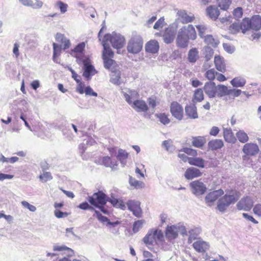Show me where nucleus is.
Segmentation results:
<instances>
[{
	"mask_svg": "<svg viewBox=\"0 0 261 261\" xmlns=\"http://www.w3.org/2000/svg\"><path fill=\"white\" fill-rule=\"evenodd\" d=\"M223 137L225 141L229 143H234L236 138L230 129H224L223 130Z\"/></svg>",
	"mask_w": 261,
	"mask_h": 261,
	"instance_id": "34",
	"label": "nucleus"
},
{
	"mask_svg": "<svg viewBox=\"0 0 261 261\" xmlns=\"http://www.w3.org/2000/svg\"><path fill=\"white\" fill-rule=\"evenodd\" d=\"M202 175L200 171L194 167H190L188 168L185 173L186 178L192 179L194 178L198 177Z\"/></svg>",
	"mask_w": 261,
	"mask_h": 261,
	"instance_id": "25",
	"label": "nucleus"
},
{
	"mask_svg": "<svg viewBox=\"0 0 261 261\" xmlns=\"http://www.w3.org/2000/svg\"><path fill=\"white\" fill-rule=\"evenodd\" d=\"M222 91L223 92V96L230 95L233 97H238L242 93V91L240 89H228L226 86H220Z\"/></svg>",
	"mask_w": 261,
	"mask_h": 261,
	"instance_id": "29",
	"label": "nucleus"
},
{
	"mask_svg": "<svg viewBox=\"0 0 261 261\" xmlns=\"http://www.w3.org/2000/svg\"><path fill=\"white\" fill-rule=\"evenodd\" d=\"M193 247L198 252H205L209 248L208 244L203 241L198 240L193 244Z\"/></svg>",
	"mask_w": 261,
	"mask_h": 261,
	"instance_id": "27",
	"label": "nucleus"
},
{
	"mask_svg": "<svg viewBox=\"0 0 261 261\" xmlns=\"http://www.w3.org/2000/svg\"><path fill=\"white\" fill-rule=\"evenodd\" d=\"M223 194L224 191L222 189L209 192L205 198L207 205L210 206H212L214 204V202Z\"/></svg>",
	"mask_w": 261,
	"mask_h": 261,
	"instance_id": "13",
	"label": "nucleus"
},
{
	"mask_svg": "<svg viewBox=\"0 0 261 261\" xmlns=\"http://www.w3.org/2000/svg\"><path fill=\"white\" fill-rule=\"evenodd\" d=\"M147 102L150 107L154 109L159 103L158 98L156 96L153 95L147 98Z\"/></svg>",
	"mask_w": 261,
	"mask_h": 261,
	"instance_id": "48",
	"label": "nucleus"
},
{
	"mask_svg": "<svg viewBox=\"0 0 261 261\" xmlns=\"http://www.w3.org/2000/svg\"><path fill=\"white\" fill-rule=\"evenodd\" d=\"M77 85L76 87V91L81 94H83L84 93L86 95H92L94 96H97V94L93 91V90L90 86H87L85 87V84L81 81H80V83H77Z\"/></svg>",
	"mask_w": 261,
	"mask_h": 261,
	"instance_id": "17",
	"label": "nucleus"
},
{
	"mask_svg": "<svg viewBox=\"0 0 261 261\" xmlns=\"http://www.w3.org/2000/svg\"><path fill=\"white\" fill-rule=\"evenodd\" d=\"M178 235V227L175 225L168 226L165 230V236L168 241L175 239Z\"/></svg>",
	"mask_w": 261,
	"mask_h": 261,
	"instance_id": "19",
	"label": "nucleus"
},
{
	"mask_svg": "<svg viewBox=\"0 0 261 261\" xmlns=\"http://www.w3.org/2000/svg\"><path fill=\"white\" fill-rule=\"evenodd\" d=\"M229 31L232 34L238 33L240 30H242L241 23L239 24L238 23H233L229 27Z\"/></svg>",
	"mask_w": 261,
	"mask_h": 261,
	"instance_id": "51",
	"label": "nucleus"
},
{
	"mask_svg": "<svg viewBox=\"0 0 261 261\" xmlns=\"http://www.w3.org/2000/svg\"><path fill=\"white\" fill-rule=\"evenodd\" d=\"M180 32L187 37L189 40H194L197 38L196 32L194 27L192 24L188 25L187 27H184L179 30Z\"/></svg>",
	"mask_w": 261,
	"mask_h": 261,
	"instance_id": "18",
	"label": "nucleus"
},
{
	"mask_svg": "<svg viewBox=\"0 0 261 261\" xmlns=\"http://www.w3.org/2000/svg\"><path fill=\"white\" fill-rule=\"evenodd\" d=\"M164 241V235L161 230H150L143 239L144 243L148 245L157 244Z\"/></svg>",
	"mask_w": 261,
	"mask_h": 261,
	"instance_id": "7",
	"label": "nucleus"
},
{
	"mask_svg": "<svg viewBox=\"0 0 261 261\" xmlns=\"http://www.w3.org/2000/svg\"><path fill=\"white\" fill-rule=\"evenodd\" d=\"M85 46L86 44L84 42H81L70 50V55L76 58V61L78 64H82L85 59H89V57L85 55Z\"/></svg>",
	"mask_w": 261,
	"mask_h": 261,
	"instance_id": "8",
	"label": "nucleus"
},
{
	"mask_svg": "<svg viewBox=\"0 0 261 261\" xmlns=\"http://www.w3.org/2000/svg\"><path fill=\"white\" fill-rule=\"evenodd\" d=\"M224 86L220 84L216 85L213 82H206L203 86V90L206 95L210 98H214L217 96H223V92L222 91L221 87Z\"/></svg>",
	"mask_w": 261,
	"mask_h": 261,
	"instance_id": "5",
	"label": "nucleus"
},
{
	"mask_svg": "<svg viewBox=\"0 0 261 261\" xmlns=\"http://www.w3.org/2000/svg\"><path fill=\"white\" fill-rule=\"evenodd\" d=\"M253 204L252 199L246 196L241 199L237 204V208L239 210L249 211Z\"/></svg>",
	"mask_w": 261,
	"mask_h": 261,
	"instance_id": "16",
	"label": "nucleus"
},
{
	"mask_svg": "<svg viewBox=\"0 0 261 261\" xmlns=\"http://www.w3.org/2000/svg\"><path fill=\"white\" fill-rule=\"evenodd\" d=\"M55 6L60 9L61 13H65L67 11L68 8V5L60 1L56 3Z\"/></svg>",
	"mask_w": 261,
	"mask_h": 261,
	"instance_id": "50",
	"label": "nucleus"
},
{
	"mask_svg": "<svg viewBox=\"0 0 261 261\" xmlns=\"http://www.w3.org/2000/svg\"><path fill=\"white\" fill-rule=\"evenodd\" d=\"M181 151H182L185 153L189 154V155H193V156H195L197 155V151L196 150L192 149V148L186 147V148H184L181 150Z\"/></svg>",
	"mask_w": 261,
	"mask_h": 261,
	"instance_id": "60",
	"label": "nucleus"
},
{
	"mask_svg": "<svg viewBox=\"0 0 261 261\" xmlns=\"http://www.w3.org/2000/svg\"><path fill=\"white\" fill-rule=\"evenodd\" d=\"M51 173L49 172H44L42 174L39 176L40 179L42 182H46L52 179Z\"/></svg>",
	"mask_w": 261,
	"mask_h": 261,
	"instance_id": "54",
	"label": "nucleus"
},
{
	"mask_svg": "<svg viewBox=\"0 0 261 261\" xmlns=\"http://www.w3.org/2000/svg\"><path fill=\"white\" fill-rule=\"evenodd\" d=\"M56 40L57 42L61 43L63 49L65 50L70 46V42L65 36L61 33H57L56 36Z\"/></svg>",
	"mask_w": 261,
	"mask_h": 261,
	"instance_id": "28",
	"label": "nucleus"
},
{
	"mask_svg": "<svg viewBox=\"0 0 261 261\" xmlns=\"http://www.w3.org/2000/svg\"><path fill=\"white\" fill-rule=\"evenodd\" d=\"M204 99V94L203 90L201 88H198L194 91L193 95V101L201 102Z\"/></svg>",
	"mask_w": 261,
	"mask_h": 261,
	"instance_id": "41",
	"label": "nucleus"
},
{
	"mask_svg": "<svg viewBox=\"0 0 261 261\" xmlns=\"http://www.w3.org/2000/svg\"><path fill=\"white\" fill-rule=\"evenodd\" d=\"M240 194L238 192H233L232 194H225L219 199L217 204L218 210L221 212L225 211L231 203L236 202L239 198Z\"/></svg>",
	"mask_w": 261,
	"mask_h": 261,
	"instance_id": "4",
	"label": "nucleus"
},
{
	"mask_svg": "<svg viewBox=\"0 0 261 261\" xmlns=\"http://www.w3.org/2000/svg\"><path fill=\"white\" fill-rule=\"evenodd\" d=\"M189 42V39L182 33V32L179 31L176 40L177 47L179 48H186L188 46Z\"/></svg>",
	"mask_w": 261,
	"mask_h": 261,
	"instance_id": "24",
	"label": "nucleus"
},
{
	"mask_svg": "<svg viewBox=\"0 0 261 261\" xmlns=\"http://www.w3.org/2000/svg\"><path fill=\"white\" fill-rule=\"evenodd\" d=\"M241 27L242 33L244 34L250 29L259 30L261 29V16L259 15H254L251 18H243L241 22Z\"/></svg>",
	"mask_w": 261,
	"mask_h": 261,
	"instance_id": "3",
	"label": "nucleus"
},
{
	"mask_svg": "<svg viewBox=\"0 0 261 261\" xmlns=\"http://www.w3.org/2000/svg\"><path fill=\"white\" fill-rule=\"evenodd\" d=\"M189 163L191 165L198 166L199 167L203 168L204 166V160L199 158H190L188 159Z\"/></svg>",
	"mask_w": 261,
	"mask_h": 261,
	"instance_id": "40",
	"label": "nucleus"
},
{
	"mask_svg": "<svg viewBox=\"0 0 261 261\" xmlns=\"http://www.w3.org/2000/svg\"><path fill=\"white\" fill-rule=\"evenodd\" d=\"M87 200L92 205L97 207L101 204H106L108 202V196L103 192L99 191L89 196Z\"/></svg>",
	"mask_w": 261,
	"mask_h": 261,
	"instance_id": "9",
	"label": "nucleus"
},
{
	"mask_svg": "<svg viewBox=\"0 0 261 261\" xmlns=\"http://www.w3.org/2000/svg\"><path fill=\"white\" fill-rule=\"evenodd\" d=\"M159 42L155 40H151L145 44V50L147 53L151 54L157 53L159 50Z\"/></svg>",
	"mask_w": 261,
	"mask_h": 261,
	"instance_id": "20",
	"label": "nucleus"
},
{
	"mask_svg": "<svg viewBox=\"0 0 261 261\" xmlns=\"http://www.w3.org/2000/svg\"><path fill=\"white\" fill-rule=\"evenodd\" d=\"M253 212L258 216L261 217V204H258L255 205L253 209Z\"/></svg>",
	"mask_w": 261,
	"mask_h": 261,
	"instance_id": "63",
	"label": "nucleus"
},
{
	"mask_svg": "<svg viewBox=\"0 0 261 261\" xmlns=\"http://www.w3.org/2000/svg\"><path fill=\"white\" fill-rule=\"evenodd\" d=\"M23 5L31 7L34 9L40 8L43 3L38 0H19Z\"/></svg>",
	"mask_w": 261,
	"mask_h": 261,
	"instance_id": "32",
	"label": "nucleus"
},
{
	"mask_svg": "<svg viewBox=\"0 0 261 261\" xmlns=\"http://www.w3.org/2000/svg\"><path fill=\"white\" fill-rule=\"evenodd\" d=\"M196 28L198 29L199 35L201 38H203L207 28L203 25H197Z\"/></svg>",
	"mask_w": 261,
	"mask_h": 261,
	"instance_id": "57",
	"label": "nucleus"
},
{
	"mask_svg": "<svg viewBox=\"0 0 261 261\" xmlns=\"http://www.w3.org/2000/svg\"><path fill=\"white\" fill-rule=\"evenodd\" d=\"M218 6L223 10H227L231 3L230 0H217Z\"/></svg>",
	"mask_w": 261,
	"mask_h": 261,
	"instance_id": "47",
	"label": "nucleus"
},
{
	"mask_svg": "<svg viewBox=\"0 0 261 261\" xmlns=\"http://www.w3.org/2000/svg\"><path fill=\"white\" fill-rule=\"evenodd\" d=\"M165 19L164 17H161L160 19L158 20V21L155 23L153 28L155 30H159L162 28L165 25Z\"/></svg>",
	"mask_w": 261,
	"mask_h": 261,
	"instance_id": "55",
	"label": "nucleus"
},
{
	"mask_svg": "<svg viewBox=\"0 0 261 261\" xmlns=\"http://www.w3.org/2000/svg\"><path fill=\"white\" fill-rule=\"evenodd\" d=\"M204 41L206 44L213 47H216L219 43V41L215 39L212 35H208L204 36Z\"/></svg>",
	"mask_w": 261,
	"mask_h": 261,
	"instance_id": "38",
	"label": "nucleus"
},
{
	"mask_svg": "<svg viewBox=\"0 0 261 261\" xmlns=\"http://www.w3.org/2000/svg\"><path fill=\"white\" fill-rule=\"evenodd\" d=\"M119 200L113 196H111V197H108V202H110L115 207L117 206Z\"/></svg>",
	"mask_w": 261,
	"mask_h": 261,
	"instance_id": "62",
	"label": "nucleus"
},
{
	"mask_svg": "<svg viewBox=\"0 0 261 261\" xmlns=\"http://www.w3.org/2000/svg\"><path fill=\"white\" fill-rule=\"evenodd\" d=\"M219 132L220 129L218 127L213 126L210 132V135L213 136H216L219 134Z\"/></svg>",
	"mask_w": 261,
	"mask_h": 261,
	"instance_id": "64",
	"label": "nucleus"
},
{
	"mask_svg": "<svg viewBox=\"0 0 261 261\" xmlns=\"http://www.w3.org/2000/svg\"><path fill=\"white\" fill-rule=\"evenodd\" d=\"M128 154L125 150L120 149L118 150L117 158L121 163L125 164L126 160L128 158Z\"/></svg>",
	"mask_w": 261,
	"mask_h": 261,
	"instance_id": "43",
	"label": "nucleus"
},
{
	"mask_svg": "<svg viewBox=\"0 0 261 261\" xmlns=\"http://www.w3.org/2000/svg\"><path fill=\"white\" fill-rule=\"evenodd\" d=\"M236 136L239 141L243 143L247 142L249 140L247 134L243 130H239L236 133Z\"/></svg>",
	"mask_w": 261,
	"mask_h": 261,
	"instance_id": "44",
	"label": "nucleus"
},
{
	"mask_svg": "<svg viewBox=\"0 0 261 261\" xmlns=\"http://www.w3.org/2000/svg\"><path fill=\"white\" fill-rule=\"evenodd\" d=\"M170 112L172 117L178 121H181L184 117L183 107L176 101H172L170 105Z\"/></svg>",
	"mask_w": 261,
	"mask_h": 261,
	"instance_id": "10",
	"label": "nucleus"
},
{
	"mask_svg": "<svg viewBox=\"0 0 261 261\" xmlns=\"http://www.w3.org/2000/svg\"><path fill=\"white\" fill-rule=\"evenodd\" d=\"M94 212L95 214L93 215V216H96L99 221L102 223L107 222L109 225H113L114 224L112 222H111L107 217L102 216L99 211L95 210Z\"/></svg>",
	"mask_w": 261,
	"mask_h": 261,
	"instance_id": "46",
	"label": "nucleus"
},
{
	"mask_svg": "<svg viewBox=\"0 0 261 261\" xmlns=\"http://www.w3.org/2000/svg\"><path fill=\"white\" fill-rule=\"evenodd\" d=\"M179 19L183 24L192 22L195 19L193 14L189 15L185 10H180L177 12Z\"/></svg>",
	"mask_w": 261,
	"mask_h": 261,
	"instance_id": "23",
	"label": "nucleus"
},
{
	"mask_svg": "<svg viewBox=\"0 0 261 261\" xmlns=\"http://www.w3.org/2000/svg\"><path fill=\"white\" fill-rule=\"evenodd\" d=\"M217 72L214 69H211L207 70L205 73V76L210 81L212 82L216 77Z\"/></svg>",
	"mask_w": 261,
	"mask_h": 261,
	"instance_id": "49",
	"label": "nucleus"
},
{
	"mask_svg": "<svg viewBox=\"0 0 261 261\" xmlns=\"http://www.w3.org/2000/svg\"><path fill=\"white\" fill-rule=\"evenodd\" d=\"M21 204L25 207L28 208L31 212H35L36 210V207L30 204L29 202L25 201H22L21 202Z\"/></svg>",
	"mask_w": 261,
	"mask_h": 261,
	"instance_id": "61",
	"label": "nucleus"
},
{
	"mask_svg": "<svg viewBox=\"0 0 261 261\" xmlns=\"http://www.w3.org/2000/svg\"><path fill=\"white\" fill-rule=\"evenodd\" d=\"M155 116L159 119V121L164 125H167L170 122L168 115L165 113H161L155 114Z\"/></svg>",
	"mask_w": 261,
	"mask_h": 261,
	"instance_id": "42",
	"label": "nucleus"
},
{
	"mask_svg": "<svg viewBox=\"0 0 261 261\" xmlns=\"http://www.w3.org/2000/svg\"><path fill=\"white\" fill-rule=\"evenodd\" d=\"M206 11L208 17L214 20L218 18L220 14L218 8L213 6L208 7Z\"/></svg>",
	"mask_w": 261,
	"mask_h": 261,
	"instance_id": "33",
	"label": "nucleus"
},
{
	"mask_svg": "<svg viewBox=\"0 0 261 261\" xmlns=\"http://www.w3.org/2000/svg\"><path fill=\"white\" fill-rule=\"evenodd\" d=\"M53 59L54 62L58 63V58L61 55L62 48H63V47H62V45H58L56 43H53Z\"/></svg>",
	"mask_w": 261,
	"mask_h": 261,
	"instance_id": "37",
	"label": "nucleus"
},
{
	"mask_svg": "<svg viewBox=\"0 0 261 261\" xmlns=\"http://www.w3.org/2000/svg\"><path fill=\"white\" fill-rule=\"evenodd\" d=\"M84 66V71L83 75L85 77L86 80L89 81L91 79L92 76L96 73V71L94 67L91 64L90 59H85L82 62Z\"/></svg>",
	"mask_w": 261,
	"mask_h": 261,
	"instance_id": "12",
	"label": "nucleus"
},
{
	"mask_svg": "<svg viewBox=\"0 0 261 261\" xmlns=\"http://www.w3.org/2000/svg\"><path fill=\"white\" fill-rule=\"evenodd\" d=\"M53 250L54 251L62 252L65 251H71V249L64 245H55L54 246Z\"/></svg>",
	"mask_w": 261,
	"mask_h": 261,
	"instance_id": "56",
	"label": "nucleus"
},
{
	"mask_svg": "<svg viewBox=\"0 0 261 261\" xmlns=\"http://www.w3.org/2000/svg\"><path fill=\"white\" fill-rule=\"evenodd\" d=\"M233 16L237 18H240L243 15V9L241 7L236 8L233 11Z\"/></svg>",
	"mask_w": 261,
	"mask_h": 261,
	"instance_id": "59",
	"label": "nucleus"
},
{
	"mask_svg": "<svg viewBox=\"0 0 261 261\" xmlns=\"http://www.w3.org/2000/svg\"><path fill=\"white\" fill-rule=\"evenodd\" d=\"M109 41L112 46L116 49L123 47L125 40V38L120 35L106 34L104 36L103 41V50L102 53V58L103 61L104 67L108 69L114 68L116 66V63L113 58L114 56V53L110 48V46L107 44V42Z\"/></svg>",
	"mask_w": 261,
	"mask_h": 261,
	"instance_id": "1",
	"label": "nucleus"
},
{
	"mask_svg": "<svg viewBox=\"0 0 261 261\" xmlns=\"http://www.w3.org/2000/svg\"><path fill=\"white\" fill-rule=\"evenodd\" d=\"M208 148L211 150H216L222 148L224 146L223 142L221 139H214L208 143Z\"/></svg>",
	"mask_w": 261,
	"mask_h": 261,
	"instance_id": "30",
	"label": "nucleus"
},
{
	"mask_svg": "<svg viewBox=\"0 0 261 261\" xmlns=\"http://www.w3.org/2000/svg\"><path fill=\"white\" fill-rule=\"evenodd\" d=\"M102 164L107 167H110L112 169H115L117 166L118 164L115 160H113L111 157L106 156L102 159Z\"/></svg>",
	"mask_w": 261,
	"mask_h": 261,
	"instance_id": "35",
	"label": "nucleus"
},
{
	"mask_svg": "<svg viewBox=\"0 0 261 261\" xmlns=\"http://www.w3.org/2000/svg\"><path fill=\"white\" fill-rule=\"evenodd\" d=\"M206 143V139L205 136L192 137L191 144L193 146L198 148H203Z\"/></svg>",
	"mask_w": 261,
	"mask_h": 261,
	"instance_id": "22",
	"label": "nucleus"
},
{
	"mask_svg": "<svg viewBox=\"0 0 261 261\" xmlns=\"http://www.w3.org/2000/svg\"><path fill=\"white\" fill-rule=\"evenodd\" d=\"M123 96L126 102L132 108L138 112H147L149 107L146 102L139 99V94L136 90H128L127 93H124Z\"/></svg>",
	"mask_w": 261,
	"mask_h": 261,
	"instance_id": "2",
	"label": "nucleus"
},
{
	"mask_svg": "<svg viewBox=\"0 0 261 261\" xmlns=\"http://www.w3.org/2000/svg\"><path fill=\"white\" fill-rule=\"evenodd\" d=\"M242 151L246 155L254 156L259 152V149L256 144L247 143L244 145Z\"/></svg>",
	"mask_w": 261,
	"mask_h": 261,
	"instance_id": "14",
	"label": "nucleus"
},
{
	"mask_svg": "<svg viewBox=\"0 0 261 261\" xmlns=\"http://www.w3.org/2000/svg\"><path fill=\"white\" fill-rule=\"evenodd\" d=\"M175 35V30L171 27L166 28L163 35L164 42L167 44H169L173 42Z\"/></svg>",
	"mask_w": 261,
	"mask_h": 261,
	"instance_id": "21",
	"label": "nucleus"
},
{
	"mask_svg": "<svg viewBox=\"0 0 261 261\" xmlns=\"http://www.w3.org/2000/svg\"><path fill=\"white\" fill-rule=\"evenodd\" d=\"M129 184L130 186L134 187L135 189H142L144 187L143 182L136 180L135 178L130 177Z\"/></svg>",
	"mask_w": 261,
	"mask_h": 261,
	"instance_id": "45",
	"label": "nucleus"
},
{
	"mask_svg": "<svg viewBox=\"0 0 261 261\" xmlns=\"http://www.w3.org/2000/svg\"><path fill=\"white\" fill-rule=\"evenodd\" d=\"M128 210L132 212L133 214L137 218H141L143 212L141 207V202L136 200L130 199L126 203Z\"/></svg>",
	"mask_w": 261,
	"mask_h": 261,
	"instance_id": "11",
	"label": "nucleus"
},
{
	"mask_svg": "<svg viewBox=\"0 0 261 261\" xmlns=\"http://www.w3.org/2000/svg\"><path fill=\"white\" fill-rule=\"evenodd\" d=\"M199 58V52L196 48H191L188 54V61L191 63H195Z\"/></svg>",
	"mask_w": 261,
	"mask_h": 261,
	"instance_id": "36",
	"label": "nucleus"
},
{
	"mask_svg": "<svg viewBox=\"0 0 261 261\" xmlns=\"http://www.w3.org/2000/svg\"><path fill=\"white\" fill-rule=\"evenodd\" d=\"M214 63L216 68L219 71L224 72L226 71V65L224 58L220 56H215Z\"/></svg>",
	"mask_w": 261,
	"mask_h": 261,
	"instance_id": "26",
	"label": "nucleus"
},
{
	"mask_svg": "<svg viewBox=\"0 0 261 261\" xmlns=\"http://www.w3.org/2000/svg\"><path fill=\"white\" fill-rule=\"evenodd\" d=\"M79 208L83 210H90L91 211H94L96 210L93 206H91L87 202H84L80 203L78 206Z\"/></svg>",
	"mask_w": 261,
	"mask_h": 261,
	"instance_id": "52",
	"label": "nucleus"
},
{
	"mask_svg": "<svg viewBox=\"0 0 261 261\" xmlns=\"http://www.w3.org/2000/svg\"><path fill=\"white\" fill-rule=\"evenodd\" d=\"M246 82L245 79L241 77H236L230 81L231 84L234 87H242Z\"/></svg>",
	"mask_w": 261,
	"mask_h": 261,
	"instance_id": "39",
	"label": "nucleus"
},
{
	"mask_svg": "<svg viewBox=\"0 0 261 261\" xmlns=\"http://www.w3.org/2000/svg\"><path fill=\"white\" fill-rule=\"evenodd\" d=\"M193 192L196 195L203 194L206 191V187L202 182L199 180H195L190 184Z\"/></svg>",
	"mask_w": 261,
	"mask_h": 261,
	"instance_id": "15",
	"label": "nucleus"
},
{
	"mask_svg": "<svg viewBox=\"0 0 261 261\" xmlns=\"http://www.w3.org/2000/svg\"><path fill=\"white\" fill-rule=\"evenodd\" d=\"M143 40L140 35H135L131 37L128 42L127 49L132 54H138L143 47Z\"/></svg>",
	"mask_w": 261,
	"mask_h": 261,
	"instance_id": "6",
	"label": "nucleus"
},
{
	"mask_svg": "<svg viewBox=\"0 0 261 261\" xmlns=\"http://www.w3.org/2000/svg\"><path fill=\"white\" fill-rule=\"evenodd\" d=\"M185 112L187 115L191 119H196L198 118L196 107L194 105L186 106L185 107Z\"/></svg>",
	"mask_w": 261,
	"mask_h": 261,
	"instance_id": "31",
	"label": "nucleus"
},
{
	"mask_svg": "<svg viewBox=\"0 0 261 261\" xmlns=\"http://www.w3.org/2000/svg\"><path fill=\"white\" fill-rule=\"evenodd\" d=\"M144 220L136 221L133 224V230L134 232H137L142 227L144 223Z\"/></svg>",
	"mask_w": 261,
	"mask_h": 261,
	"instance_id": "53",
	"label": "nucleus"
},
{
	"mask_svg": "<svg viewBox=\"0 0 261 261\" xmlns=\"http://www.w3.org/2000/svg\"><path fill=\"white\" fill-rule=\"evenodd\" d=\"M70 213L67 212H62L59 210H55L54 212L55 216L58 218H62L67 217Z\"/></svg>",
	"mask_w": 261,
	"mask_h": 261,
	"instance_id": "58",
	"label": "nucleus"
}]
</instances>
